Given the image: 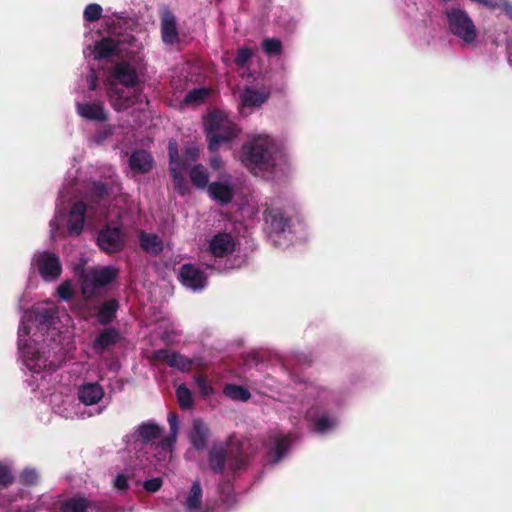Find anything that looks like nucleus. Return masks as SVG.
Masks as SVG:
<instances>
[{
    "mask_svg": "<svg viewBox=\"0 0 512 512\" xmlns=\"http://www.w3.org/2000/svg\"><path fill=\"white\" fill-rule=\"evenodd\" d=\"M277 147L267 136H259L242 146L241 162L254 174L272 172Z\"/></svg>",
    "mask_w": 512,
    "mask_h": 512,
    "instance_id": "1",
    "label": "nucleus"
},
{
    "mask_svg": "<svg viewBox=\"0 0 512 512\" xmlns=\"http://www.w3.org/2000/svg\"><path fill=\"white\" fill-rule=\"evenodd\" d=\"M228 468L237 473L246 466V457L241 444L231 435L225 443H213L208 452V465L216 474H223Z\"/></svg>",
    "mask_w": 512,
    "mask_h": 512,
    "instance_id": "2",
    "label": "nucleus"
},
{
    "mask_svg": "<svg viewBox=\"0 0 512 512\" xmlns=\"http://www.w3.org/2000/svg\"><path fill=\"white\" fill-rule=\"evenodd\" d=\"M204 130L210 152H218L224 144L231 143L239 133L237 125L219 111L212 112L204 121Z\"/></svg>",
    "mask_w": 512,
    "mask_h": 512,
    "instance_id": "3",
    "label": "nucleus"
},
{
    "mask_svg": "<svg viewBox=\"0 0 512 512\" xmlns=\"http://www.w3.org/2000/svg\"><path fill=\"white\" fill-rule=\"evenodd\" d=\"M118 276L119 269L113 265L93 267L84 272L80 277V288L83 298L86 301H90L100 296L101 289L113 283Z\"/></svg>",
    "mask_w": 512,
    "mask_h": 512,
    "instance_id": "4",
    "label": "nucleus"
},
{
    "mask_svg": "<svg viewBox=\"0 0 512 512\" xmlns=\"http://www.w3.org/2000/svg\"><path fill=\"white\" fill-rule=\"evenodd\" d=\"M449 31L459 38L464 44L475 43L478 36L477 28L469 14L459 7L446 8L444 10Z\"/></svg>",
    "mask_w": 512,
    "mask_h": 512,
    "instance_id": "5",
    "label": "nucleus"
},
{
    "mask_svg": "<svg viewBox=\"0 0 512 512\" xmlns=\"http://www.w3.org/2000/svg\"><path fill=\"white\" fill-rule=\"evenodd\" d=\"M97 245L107 254L120 252L125 246V232L121 224L107 223L98 233Z\"/></svg>",
    "mask_w": 512,
    "mask_h": 512,
    "instance_id": "6",
    "label": "nucleus"
},
{
    "mask_svg": "<svg viewBox=\"0 0 512 512\" xmlns=\"http://www.w3.org/2000/svg\"><path fill=\"white\" fill-rule=\"evenodd\" d=\"M152 358L156 361L165 362L169 367L176 368L181 372H189L193 365L200 371L205 369V364L200 360L196 363L195 359L188 358L179 352L169 349H159L152 353Z\"/></svg>",
    "mask_w": 512,
    "mask_h": 512,
    "instance_id": "7",
    "label": "nucleus"
},
{
    "mask_svg": "<svg viewBox=\"0 0 512 512\" xmlns=\"http://www.w3.org/2000/svg\"><path fill=\"white\" fill-rule=\"evenodd\" d=\"M36 265L41 277L46 281L57 279L62 273L59 257L52 252H42L36 259Z\"/></svg>",
    "mask_w": 512,
    "mask_h": 512,
    "instance_id": "8",
    "label": "nucleus"
},
{
    "mask_svg": "<svg viewBox=\"0 0 512 512\" xmlns=\"http://www.w3.org/2000/svg\"><path fill=\"white\" fill-rule=\"evenodd\" d=\"M110 77L127 88H133L139 83L135 67L125 61L117 62L114 65Z\"/></svg>",
    "mask_w": 512,
    "mask_h": 512,
    "instance_id": "9",
    "label": "nucleus"
},
{
    "mask_svg": "<svg viewBox=\"0 0 512 512\" xmlns=\"http://www.w3.org/2000/svg\"><path fill=\"white\" fill-rule=\"evenodd\" d=\"M163 434V428L155 422L145 421L139 424L133 434L135 444L141 446L151 443L155 444V440L159 439Z\"/></svg>",
    "mask_w": 512,
    "mask_h": 512,
    "instance_id": "10",
    "label": "nucleus"
},
{
    "mask_svg": "<svg viewBox=\"0 0 512 512\" xmlns=\"http://www.w3.org/2000/svg\"><path fill=\"white\" fill-rule=\"evenodd\" d=\"M181 283L193 290L202 289L206 284V276L202 270L192 264H184L179 271Z\"/></svg>",
    "mask_w": 512,
    "mask_h": 512,
    "instance_id": "11",
    "label": "nucleus"
},
{
    "mask_svg": "<svg viewBox=\"0 0 512 512\" xmlns=\"http://www.w3.org/2000/svg\"><path fill=\"white\" fill-rule=\"evenodd\" d=\"M86 210L83 201H77L71 206L67 221V230L71 236H79L83 231Z\"/></svg>",
    "mask_w": 512,
    "mask_h": 512,
    "instance_id": "12",
    "label": "nucleus"
},
{
    "mask_svg": "<svg viewBox=\"0 0 512 512\" xmlns=\"http://www.w3.org/2000/svg\"><path fill=\"white\" fill-rule=\"evenodd\" d=\"M209 437L210 429L204 421L201 419L193 420L192 428L188 434L192 447L199 452H203L207 448Z\"/></svg>",
    "mask_w": 512,
    "mask_h": 512,
    "instance_id": "13",
    "label": "nucleus"
},
{
    "mask_svg": "<svg viewBox=\"0 0 512 512\" xmlns=\"http://www.w3.org/2000/svg\"><path fill=\"white\" fill-rule=\"evenodd\" d=\"M264 219L270 233L279 235L290 229V219L285 217L278 208H267L264 212Z\"/></svg>",
    "mask_w": 512,
    "mask_h": 512,
    "instance_id": "14",
    "label": "nucleus"
},
{
    "mask_svg": "<svg viewBox=\"0 0 512 512\" xmlns=\"http://www.w3.org/2000/svg\"><path fill=\"white\" fill-rule=\"evenodd\" d=\"M161 37L167 45H174L179 39L176 17L168 9L161 13Z\"/></svg>",
    "mask_w": 512,
    "mask_h": 512,
    "instance_id": "15",
    "label": "nucleus"
},
{
    "mask_svg": "<svg viewBox=\"0 0 512 512\" xmlns=\"http://www.w3.org/2000/svg\"><path fill=\"white\" fill-rule=\"evenodd\" d=\"M129 167L136 174L150 172L154 165V159L150 152L144 149H136L129 156Z\"/></svg>",
    "mask_w": 512,
    "mask_h": 512,
    "instance_id": "16",
    "label": "nucleus"
},
{
    "mask_svg": "<svg viewBox=\"0 0 512 512\" xmlns=\"http://www.w3.org/2000/svg\"><path fill=\"white\" fill-rule=\"evenodd\" d=\"M235 244L233 237L228 233H218L209 244L210 252L215 257H225L234 252Z\"/></svg>",
    "mask_w": 512,
    "mask_h": 512,
    "instance_id": "17",
    "label": "nucleus"
},
{
    "mask_svg": "<svg viewBox=\"0 0 512 512\" xmlns=\"http://www.w3.org/2000/svg\"><path fill=\"white\" fill-rule=\"evenodd\" d=\"M270 97V90L267 88L256 89L247 86L241 93V104L244 107L254 108L260 107Z\"/></svg>",
    "mask_w": 512,
    "mask_h": 512,
    "instance_id": "18",
    "label": "nucleus"
},
{
    "mask_svg": "<svg viewBox=\"0 0 512 512\" xmlns=\"http://www.w3.org/2000/svg\"><path fill=\"white\" fill-rule=\"evenodd\" d=\"M104 397V389L97 382L85 383L78 389V399L85 405H94Z\"/></svg>",
    "mask_w": 512,
    "mask_h": 512,
    "instance_id": "19",
    "label": "nucleus"
},
{
    "mask_svg": "<svg viewBox=\"0 0 512 512\" xmlns=\"http://www.w3.org/2000/svg\"><path fill=\"white\" fill-rule=\"evenodd\" d=\"M207 190L210 197L222 206L229 204L234 197V189L229 183L215 181L209 184Z\"/></svg>",
    "mask_w": 512,
    "mask_h": 512,
    "instance_id": "20",
    "label": "nucleus"
},
{
    "mask_svg": "<svg viewBox=\"0 0 512 512\" xmlns=\"http://www.w3.org/2000/svg\"><path fill=\"white\" fill-rule=\"evenodd\" d=\"M121 339L120 333L113 327L104 328L93 341V349L97 353H103L116 345Z\"/></svg>",
    "mask_w": 512,
    "mask_h": 512,
    "instance_id": "21",
    "label": "nucleus"
},
{
    "mask_svg": "<svg viewBox=\"0 0 512 512\" xmlns=\"http://www.w3.org/2000/svg\"><path fill=\"white\" fill-rule=\"evenodd\" d=\"M138 239L141 249L152 256L160 255L164 249L163 240L155 233L140 231Z\"/></svg>",
    "mask_w": 512,
    "mask_h": 512,
    "instance_id": "22",
    "label": "nucleus"
},
{
    "mask_svg": "<svg viewBox=\"0 0 512 512\" xmlns=\"http://www.w3.org/2000/svg\"><path fill=\"white\" fill-rule=\"evenodd\" d=\"M77 112L80 116L89 120L105 121L107 119L101 102L78 103Z\"/></svg>",
    "mask_w": 512,
    "mask_h": 512,
    "instance_id": "23",
    "label": "nucleus"
},
{
    "mask_svg": "<svg viewBox=\"0 0 512 512\" xmlns=\"http://www.w3.org/2000/svg\"><path fill=\"white\" fill-rule=\"evenodd\" d=\"M291 446V438L289 435H276L274 437V447L268 452V458L273 463H278L284 455L289 451Z\"/></svg>",
    "mask_w": 512,
    "mask_h": 512,
    "instance_id": "24",
    "label": "nucleus"
},
{
    "mask_svg": "<svg viewBox=\"0 0 512 512\" xmlns=\"http://www.w3.org/2000/svg\"><path fill=\"white\" fill-rule=\"evenodd\" d=\"M118 53L120 52L117 48V43H115L110 35L100 39L94 45V58L96 60L107 59Z\"/></svg>",
    "mask_w": 512,
    "mask_h": 512,
    "instance_id": "25",
    "label": "nucleus"
},
{
    "mask_svg": "<svg viewBox=\"0 0 512 512\" xmlns=\"http://www.w3.org/2000/svg\"><path fill=\"white\" fill-rule=\"evenodd\" d=\"M119 308V303L116 299L105 301L99 308L96 317L101 325L110 324L115 318Z\"/></svg>",
    "mask_w": 512,
    "mask_h": 512,
    "instance_id": "26",
    "label": "nucleus"
},
{
    "mask_svg": "<svg viewBox=\"0 0 512 512\" xmlns=\"http://www.w3.org/2000/svg\"><path fill=\"white\" fill-rule=\"evenodd\" d=\"M92 505L91 501L83 496H74L64 500L59 507L61 512H86Z\"/></svg>",
    "mask_w": 512,
    "mask_h": 512,
    "instance_id": "27",
    "label": "nucleus"
},
{
    "mask_svg": "<svg viewBox=\"0 0 512 512\" xmlns=\"http://www.w3.org/2000/svg\"><path fill=\"white\" fill-rule=\"evenodd\" d=\"M34 320L40 326L50 327L58 315L56 307H37L33 310Z\"/></svg>",
    "mask_w": 512,
    "mask_h": 512,
    "instance_id": "28",
    "label": "nucleus"
},
{
    "mask_svg": "<svg viewBox=\"0 0 512 512\" xmlns=\"http://www.w3.org/2000/svg\"><path fill=\"white\" fill-rule=\"evenodd\" d=\"M203 490L199 480L193 482L189 494L187 496L185 507L188 511H196L201 508L202 505Z\"/></svg>",
    "mask_w": 512,
    "mask_h": 512,
    "instance_id": "29",
    "label": "nucleus"
},
{
    "mask_svg": "<svg viewBox=\"0 0 512 512\" xmlns=\"http://www.w3.org/2000/svg\"><path fill=\"white\" fill-rule=\"evenodd\" d=\"M189 177L192 184L198 189L208 188L209 174L207 169L202 164H197L191 167Z\"/></svg>",
    "mask_w": 512,
    "mask_h": 512,
    "instance_id": "30",
    "label": "nucleus"
},
{
    "mask_svg": "<svg viewBox=\"0 0 512 512\" xmlns=\"http://www.w3.org/2000/svg\"><path fill=\"white\" fill-rule=\"evenodd\" d=\"M109 35L117 43L119 52L124 49L123 46H133L136 41L135 36L131 32L127 30L123 32L118 31L116 27L109 30Z\"/></svg>",
    "mask_w": 512,
    "mask_h": 512,
    "instance_id": "31",
    "label": "nucleus"
},
{
    "mask_svg": "<svg viewBox=\"0 0 512 512\" xmlns=\"http://www.w3.org/2000/svg\"><path fill=\"white\" fill-rule=\"evenodd\" d=\"M224 393L227 397L233 400L246 402L250 399L251 394L248 389L243 386L235 384H227L224 388Z\"/></svg>",
    "mask_w": 512,
    "mask_h": 512,
    "instance_id": "32",
    "label": "nucleus"
},
{
    "mask_svg": "<svg viewBox=\"0 0 512 512\" xmlns=\"http://www.w3.org/2000/svg\"><path fill=\"white\" fill-rule=\"evenodd\" d=\"M176 397H177L179 406L182 409L191 408V406L193 404L192 394H191V391L184 384L180 385L176 389Z\"/></svg>",
    "mask_w": 512,
    "mask_h": 512,
    "instance_id": "33",
    "label": "nucleus"
},
{
    "mask_svg": "<svg viewBox=\"0 0 512 512\" xmlns=\"http://www.w3.org/2000/svg\"><path fill=\"white\" fill-rule=\"evenodd\" d=\"M263 51L269 56H276L282 52V43L276 38H266L262 43Z\"/></svg>",
    "mask_w": 512,
    "mask_h": 512,
    "instance_id": "34",
    "label": "nucleus"
},
{
    "mask_svg": "<svg viewBox=\"0 0 512 512\" xmlns=\"http://www.w3.org/2000/svg\"><path fill=\"white\" fill-rule=\"evenodd\" d=\"M220 501L225 505V510L228 511L234 508L237 504L236 494L233 492V489L227 485L222 488Z\"/></svg>",
    "mask_w": 512,
    "mask_h": 512,
    "instance_id": "35",
    "label": "nucleus"
},
{
    "mask_svg": "<svg viewBox=\"0 0 512 512\" xmlns=\"http://www.w3.org/2000/svg\"><path fill=\"white\" fill-rule=\"evenodd\" d=\"M102 11V7L99 4L92 3L86 6L83 17L88 22H95L101 18Z\"/></svg>",
    "mask_w": 512,
    "mask_h": 512,
    "instance_id": "36",
    "label": "nucleus"
},
{
    "mask_svg": "<svg viewBox=\"0 0 512 512\" xmlns=\"http://www.w3.org/2000/svg\"><path fill=\"white\" fill-rule=\"evenodd\" d=\"M195 382L198 390L203 397L210 396L214 393L213 387L210 385L207 376L203 374H197L195 376Z\"/></svg>",
    "mask_w": 512,
    "mask_h": 512,
    "instance_id": "37",
    "label": "nucleus"
},
{
    "mask_svg": "<svg viewBox=\"0 0 512 512\" xmlns=\"http://www.w3.org/2000/svg\"><path fill=\"white\" fill-rule=\"evenodd\" d=\"M19 480L23 485L33 486L38 484L39 476L35 469L26 468L21 472Z\"/></svg>",
    "mask_w": 512,
    "mask_h": 512,
    "instance_id": "38",
    "label": "nucleus"
},
{
    "mask_svg": "<svg viewBox=\"0 0 512 512\" xmlns=\"http://www.w3.org/2000/svg\"><path fill=\"white\" fill-rule=\"evenodd\" d=\"M14 481L15 477L13 476L9 466L0 462V488H6L13 484Z\"/></svg>",
    "mask_w": 512,
    "mask_h": 512,
    "instance_id": "39",
    "label": "nucleus"
},
{
    "mask_svg": "<svg viewBox=\"0 0 512 512\" xmlns=\"http://www.w3.org/2000/svg\"><path fill=\"white\" fill-rule=\"evenodd\" d=\"M176 441H177V435L170 433L168 436L160 439L154 445H155L156 449H161L164 452L172 453Z\"/></svg>",
    "mask_w": 512,
    "mask_h": 512,
    "instance_id": "40",
    "label": "nucleus"
},
{
    "mask_svg": "<svg viewBox=\"0 0 512 512\" xmlns=\"http://www.w3.org/2000/svg\"><path fill=\"white\" fill-rule=\"evenodd\" d=\"M171 178L173 180L174 190L178 194L184 196L188 191V187H187V183H186L184 174H179L178 172H175L173 170V175H171Z\"/></svg>",
    "mask_w": 512,
    "mask_h": 512,
    "instance_id": "41",
    "label": "nucleus"
},
{
    "mask_svg": "<svg viewBox=\"0 0 512 512\" xmlns=\"http://www.w3.org/2000/svg\"><path fill=\"white\" fill-rule=\"evenodd\" d=\"M334 420L328 415H322L314 420V430L319 433H324L332 428Z\"/></svg>",
    "mask_w": 512,
    "mask_h": 512,
    "instance_id": "42",
    "label": "nucleus"
},
{
    "mask_svg": "<svg viewBox=\"0 0 512 512\" xmlns=\"http://www.w3.org/2000/svg\"><path fill=\"white\" fill-rule=\"evenodd\" d=\"M58 296L64 300L69 301L74 296V290L72 287V284L69 280L64 281L58 288H57Z\"/></svg>",
    "mask_w": 512,
    "mask_h": 512,
    "instance_id": "43",
    "label": "nucleus"
},
{
    "mask_svg": "<svg viewBox=\"0 0 512 512\" xmlns=\"http://www.w3.org/2000/svg\"><path fill=\"white\" fill-rule=\"evenodd\" d=\"M206 94L207 92L205 89H193L186 94L184 102L187 104H192L203 101Z\"/></svg>",
    "mask_w": 512,
    "mask_h": 512,
    "instance_id": "44",
    "label": "nucleus"
},
{
    "mask_svg": "<svg viewBox=\"0 0 512 512\" xmlns=\"http://www.w3.org/2000/svg\"><path fill=\"white\" fill-rule=\"evenodd\" d=\"M252 57V51L250 48L243 47L237 50L236 56H235V63L238 66L245 65L250 58Z\"/></svg>",
    "mask_w": 512,
    "mask_h": 512,
    "instance_id": "45",
    "label": "nucleus"
},
{
    "mask_svg": "<svg viewBox=\"0 0 512 512\" xmlns=\"http://www.w3.org/2000/svg\"><path fill=\"white\" fill-rule=\"evenodd\" d=\"M188 168V164L186 161L181 160L180 157L176 158L174 161H169V174L173 175V170L178 172L179 174H184Z\"/></svg>",
    "mask_w": 512,
    "mask_h": 512,
    "instance_id": "46",
    "label": "nucleus"
},
{
    "mask_svg": "<svg viewBox=\"0 0 512 512\" xmlns=\"http://www.w3.org/2000/svg\"><path fill=\"white\" fill-rule=\"evenodd\" d=\"M163 485V480L161 477H155L149 480H146L143 483V488L149 493H155L161 489Z\"/></svg>",
    "mask_w": 512,
    "mask_h": 512,
    "instance_id": "47",
    "label": "nucleus"
},
{
    "mask_svg": "<svg viewBox=\"0 0 512 512\" xmlns=\"http://www.w3.org/2000/svg\"><path fill=\"white\" fill-rule=\"evenodd\" d=\"M92 194L99 199L104 198L108 195L107 184L103 182H94L92 185Z\"/></svg>",
    "mask_w": 512,
    "mask_h": 512,
    "instance_id": "48",
    "label": "nucleus"
},
{
    "mask_svg": "<svg viewBox=\"0 0 512 512\" xmlns=\"http://www.w3.org/2000/svg\"><path fill=\"white\" fill-rule=\"evenodd\" d=\"M114 487L120 491H125L129 488L128 477L124 473H119L114 479Z\"/></svg>",
    "mask_w": 512,
    "mask_h": 512,
    "instance_id": "49",
    "label": "nucleus"
},
{
    "mask_svg": "<svg viewBox=\"0 0 512 512\" xmlns=\"http://www.w3.org/2000/svg\"><path fill=\"white\" fill-rule=\"evenodd\" d=\"M168 156L169 161H174L179 157L178 143L175 139H170L168 142Z\"/></svg>",
    "mask_w": 512,
    "mask_h": 512,
    "instance_id": "50",
    "label": "nucleus"
},
{
    "mask_svg": "<svg viewBox=\"0 0 512 512\" xmlns=\"http://www.w3.org/2000/svg\"><path fill=\"white\" fill-rule=\"evenodd\" d=\"M507 0H484L482 5L489 9H501L503 10L504 4Z\"/></svg>",
    "mask_w": 512,
    "mask_h": 512,
    "instance_id": "51",
    "label": "nucleus"
},
{
    "mask_svg": "<svg viewBox=\"0 0 512 512\" xmlns=\"http://www.w3.org/2000/svg\"><path fill=\"white\" fill-rule=\"evenodd\" d=\"M168 422L170 426V433L171 434H178V418L177 415L174 413H170L168 415Z\"/></svg>",
    "mask_w": 512,
    "mask_h": 512,
    "instance_id": "52",
    "label": "nucleus"
},
{
    "mask_svg": "<svg viewBox=\"0 0 512 512\" xmlns=\"http://www.w3.org/2000/svg\"><path fill=\"white\" fill-rule=\"evenodd\" d=\"M185 155L191 161H196L199 156V150L195 147H190L185 150Z\"/></svg>",
    "mask_w": 512,
    "mask_h": 512,
    "instance_id": "53",
    "label": "nucleus"
},
{
    "mask_svg": "<svg viewBox=\"0 0 512 512\" xmlns=\"http://www.w3.org/2000/svg\"><path fill=\"white\" fill-rule=\"evenodd\" d=\"M97 80V75L94 72L89 75L87 79L89 90L94 91L96 89Z\"/></svg>",
    "mask_w": 512,
    "mask_h": 512,
    "instance_id": "54",
    "label": "nucleus"
},
{
    "mask_svg": "<svg viewBox=\"0 0 512 512\" xmlns=\"http://www.w3.org/2000/svg\"><path fill=\"white\" fill-rule=\"evenodd\" d=\"M210 166L214 170H219L222 167V160H221V158L219 156H213L210 159Z\"/></svg>",
    "mask_w": 512,
    "mask_h": 512,
    "instance_id": "55",
    "label": "nucleus"
},
{
    "mask_svg": "<svg viewBox=\"0 0 512 512\" xmlns=\"http://www.w3.org/2000/svg\"><path fill=\"white\" fill-rule=\"evenodd\" d=\"M502 11L510 20H512V3L509 0H507L506 3L504 4Z\"/></svg>",
    "mask_w": 512,
    "mask_h": 512,
    "instance_id": "56",
    "label": "nucleus"
},
{
    "mask_svg": "<svg viewBox=\"0 0 512 512\" xmlns=\"http://www.w3.org/2000/svg\"><path fill=\"white\" fill-rule=\"evenodd\" d=\"M43 366L44 367H49L50 369H57L60 367V365H54L52 362H50L49 364L46 363V360L43 361Z\"/></svg>",
    "mask_w": 512,
    "mask_h": 512,
    "instance_id": "57",
    "label": "nucleus"
},
{
    "mask_svg": "<svg viewBox=\"0 0 512 512\" xmlns=\"http://www.w3.org/2000/svg\"><path fill=\"white\" fill-rule=\"evenodd\" d=\"M23 333L24 335H28L30 333L29 328L24 326L22 329L19 330V333Z\"/></svg>",
    "mask_w": 512,
    "mask_h": 512,
    "instance_id": "58",
    "label": "nucleus"
}]
</instances>
